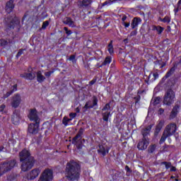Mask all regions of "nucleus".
<instances>
[{
	"label": "nucleus",
	"mask_w": 181,
	"mask_h": 181,
	"mask_svg": "<svg viewBox=\"0 0 181 181\" xmlns=\"http://www.w3.org/2000/svg\"><path fill=\"white\" fill-rule=\"evenodd\" d=\"M0 43H1V46H4V45H6L8 43V42H6L5 40H1Z\"/></svg>",
	"instance_id": "45"
},
{
	"label": "nucleus",
	"mask_w": 181,
	"mask_h": 181,
	"mask_svg": "<svg viewBox=\"0 0 181 181\" xmlns=\"http://www.w3.org/2000/svg\"><path fill=\"white\" fill-rule=\"evenodd\" d=\"M21 77H23V78H26V80H33L36 76H35L34 74L29 73V74H21Z\"/></svg>",
	"instance_id": "23"
},
{
	"label": "nucleus",
	"mask_w": 181,
	"mask_h": 181,
	"mask_svg": "<svg viewBox=\"0 0 181 181\" xmlns=\"http://www.w3.org/2000/svg\"><path fill=\"white\" fill-rule=\"evenodd\" d=\"M111 63V57H107L103 62V66H107V64H110Z\"/></svg>",
	"instance_id": "34"
},
{
	"label": "nucleus",
	"mask_w": 181,
	"mask_h": 181,
	"mask_svg": "<svg viewBox=\"0 0 181 181\" xmlns=\"http://www.w3.org/2000/svg\"><path fill=\"white\" fill-rule=\"evenodd\" d=\"M179 9H180V8H179V7L177 6V8H175V9L174 10L175 13H177L179 12Z\"/></svg>",
	"instance_id": "53"
},
{
	"label": "nucleus",
	"mask_w": 181,
	"mask_h": 181,
	"mask_svg": "<svg viewBox=\"0 0 181 181\" xmlns=\"http://www.w3.org/2000/svg\"><path fill=\"white\" fill-rule=\"evenodd\" d=\"M163 125H165V122L160 121L156 127L155 135H158L159 132H160V129L163 128Z\"/></svg>",
	"instance_id": "21"
},
{
	"label": "nucleus",
	"mask_w": 181,
	"mask_h": 181,
	"mask_svg": "<svg viewBox=\"0 0 181 181\" xmlns=\"http://www.w3.org/2000/svg\"><path fill=\"white\" fill-rule=\"evenodd\" d=\"M155 149H156V145L153 144L150 146L148 148V153H153V152H155Z\"/></svg>",
	"instance_id": "31"
},
{
	"label": "nucleus",
	"mask_w": 181,
	"mask_h": 181,
	"mask_svg": "<svg viewBox=\"0 0 181 181\" xmlns=\"http://www.w3.org/2000/svg\"><path fill=\"white\" fill-rule=\"evenodd\" d=\"M105 4H107V1H106V2H105Z\"/></svg>",
	"instance_id": "60"
},
{
	"label": "nucleus",
	"mask_w": 181,
	"mask_h": 181,
	"mask_svg": "<svg viewBox=\"0 0 181 181\" xmlns=\"http://www.w3.org/2000/svg\"><path fill=\"white\" fill-rule=\"evenodd\" d=\"M96 81H97V79H93L89 82L90 86H93V84H95Z\"/></svg>",
	"instance_id": "47"
},
{
	"label": "nucleus",
	"mask_w": 181,
	"mask_h": 181,
	"mask_svg": "<svg viewBox=\"0 0 181 181\" xmlns=\"http://www.w3.org/2000/svg\"><path fill=\"white\" fill-rule=\"evenodd\" d=\"M131 36H135V35H136V31H133L131 33Z\"/></svg>",
	"instance_id": "54"
},
{
	"label": "nucleus",
	"mask_w": 181,
	"mask_h": 181,
	"mask_svg": "<svg viewBox=\"0 0 181 181\" xmlns=\"http://www.w3.org/2000/svg\"><path fill=\"white\" fill-rule=\"evenodd\" d=\"M170 170H171V172H175L176 168L172 167V168H170Z\"/></svg>",
	"instance_id": "55"
},
{
	"label": "nucleus",
	"mask_w": 181,
	"mask_h": 181,
	"mask_svg": "<svg viewBox=\"0 0 181 181\" xmlns=\"http://www.w3.org/2000/svg\"><path fill=\"white\" fill-rule=\"evenodd\" d=\"M122 25H124V28H129V25L130 23H122Z\"/></svg>",
	"instance_id": "48"
},
{
	"label": "nucleus",
	"mask_w": 181,
	"mask_h": 181,
	"mask_svg": "<svg viewBox=\"0 0 181 181\" xmlns=\"http://www.w3.org/2000/svg\"><path fill=\"white\" fill-rule=\"evenodd\" d=\"M76 112H80V110H78V107L76 108Z\"/></svg>",
	"instance_id": "57"
},
{
	"label": "nucleus",
	"mask_w": 181,
	"mask_h": 181,
	"mask_svg": "<svg viewBox=\"0 0 181 181\" xmlns=\"http://www.w3.org/2000/svg\"><path fill=\"white\" fill-rule=\"evenodd\" d=\"M18 90V86L14 85L11 87V90L7 92L6 94H5L3 97L4 98H8L13 93H15Z\"/></svg>",
	"instance_id": "22"
},
{
	"label": "nucleus",
	"mask_w": 181,
	"mask_h": 181,
	"mask_svg": "<svg viewBox=\"0 0 181 181\" xmlns=\"http://www.w3.org/2000/svg\"><path fill=\"white\" fill-rule=\"evenodd\" d=\"M15 166H16V160H13L8 163L0 164V176H2L4 173L11 170V169L15 168Z\"/></svg>",
	"instance_id": "3"
},
{
	"label": "nucleus",
	"mask_w": 181,
	"mask_h": 181,
	"mask_svg": "<svg viewBox=\"0 0 181 181\" xmlns=\"http://www.w3.org/2000/svg\"><path fill=\"white\" fill-rule=\"evenodd\" d=\"M103 120H105L106 122L108 121V118L111 117V112H103L102 113Z\"/></svg>",
	"instance_id": "25"
},
{
	"label": "nucleus",
	"mask_w": 181,
	"mask_h": 181,
	"mask_svg": "<svg viewBox=\"0 0 181 181\" xmlns=\"http://www.w3.org/2000/svg\"><path fill=\"white\" fill-rule=\"evenodd\" d=\"M154 29H156V30H157L158 35H160L162 33V32H163V30H164V28L160 26H156L154 28Z\"/></svg>",
	"instance_id": "35"
},
{
	"label": "nucleus",
	"mask_w": 181,
	"mask_h": 181,
	"mask_svg": "<svg viewBox=\"0 0 181 181\" xmlns=\"http://www.w3.org/2000/svg\"><path fill=\"white\" fill-rule=\"evenodd\" d=\"M69 117H70L71 119H73V118H76V117H77V113H76V112H71L69 114Z\"/></svg>",
	"instance_id": "42"
},
{
	"label": "nucleus",
	"mask_w": 181,
	"mask_h": 181,
	"mask_svg": "<svg viewBox=\"0 0 181 181\" xmlns=\"http://www.w3.org/2000/svg\"><path fill=\"white\" fill-rule=\"evenodd\" d=\"M81 132H83V129H81L79 131V134H78L75 137L73 138L72 144H74V145L77 144V139H78V138H81Z\"/></svg>",
	"instance_id": "26"
},
{
	"label": "nucleus",
	"mask_w": 181,
	"mask_h": 181,
	"mask_svg": "<svg viewBox=\"0 0 181 181\" xmlns=\"http://www.w3.org/2000/svg\"><path fill=\"white\" fill-rule=\"evenodd\" d=\"M65 173L69 180H77L80 177V165L74 160H71L66 164Z\"/></svg>",
	"instance_id": "1"
},
{
	"label": "nucleus",
	"mask_w": 181,
	"mask_h": 181,
	"mask_svg": "<svg viewBox=\"0 0 181 181\" xmlns=\"http://www.w3.org/2000/svg\"><path fill=\"white\" fill-rule=\"evenodd\" d=\"M180 107L178 105H176L173 107L170 115V119H173V118H175V117L177 115V112H179Z\"/></svg>",
	"instance_id": "20"
},
{
	"label": "nucleus",
	"mask_w": 181,
	"mask_h": 181,
	"mask_svg": "<svg viewBox=\"0 0 181 181\" xmlns=\"http://www.w3.org/2000/svg\"><path fill=\"white\" fill-rule=\"evenodd\" d=\"M158 78H159V74L158 72H151L148 76V80H151L152 81H155Z\"/></svg>",
	"instance_id": "24"
},
{
	"label": "nucleus",
	"mask_w": 181,
	"mask_h": 181,
	"mask_svg": "<svg viewBox=\"0 0 181 181\" xmlns=\"http://www.w3.org/2000/svg\"><path fill=\"white\" fill-rule=\"evenodd\" d=\"M11 23L12 25H13V26H15V25H19V23H21V21H19V18L15 17Z\"/></svg>",
	"instance_id": "36"
},
{
	"label": "nucleus",
	"mask_w": 181,
	"mask_h": 181,
	"mask_svg": "<svg viewBox=\"0 0 181 181\" xmlns=\"http://www.w3.org/2000/svg\"><path fill=\"white\" fill-rule=\"evenodd\" d=\"M162 22L164 23H170V17L169 16H165Z\"/></svg>",
	"instance_id": "37"
},
{
	"label": "nucleus",
	"mask_w": 181,
	"mask_h": 181,
	"mask_svg": "<svg viewBox=\"0 0 181 181\" xmlns=\"http://www.w3.org/2000/svg\"><path fill=\"white\" fill-rule=\"evenodd\" d=\"M5 105H0V112H4V110H5Z\"/></svg>",
	"instance_id": "46"
},
{
	"label": "nucleus",
	"mask_w": 181,
	"mask_h": 181,
	"mask_svg": "<svg viewBox=\"0 0 181 181\" xmlns=\"http://www.w3.org/2000/svg\"><path fill=\"white\" fill-rule=\"evenodd\" d=\"M69 60L73 63L76 62V55H71Z\"/></svg>",
	"instance_id": "41"
},
{
	"label": "nucleus",
	"mask_w": 181,
	"mask_h": 181,
	"mask_svg": "<svg viewBox=\"0 0 181 181\" xmlns=\"http://www.w3.org/2000/svg\"><path fill=\"white\" fill-rule=\"evenodd\" d=\"M110 110H111V106H110V103H107L105 107L103 108V112H109Z\"/></svg>",
	"instance_id": "30"
},
{
	"label": "nucleus",
	"mask_w": 181,
	"mask_h": 181,
	"mask_svg": "<svg viewBox=\"0 0 181 181\" xmlns=\"http://www.w3.org/2000/svg\"><path fill=\"white\" fill-rule=\"evenodd\" d=\"M125 21H127V16H123L122 18V23H125Z\"/></svg>",
	"instance_id": "49"
},
{
	"label": "nucleus",
	"mask_w": 181,
	"mask_h": 181,
	"mask_svg": "<svg viewBox=\"0 0 181 181\" xmlns=\"http://www.w3.org/2000/svg\"><path fill=\"white\" fill-rule=\"evenodd\" d=\"M98 103V99L97 98H93V102L88 101L86 103L84 108L85 110H88V108H93L95 107Z\"/></svg>",
	"instance_id": "15"
},
{
	"label": "nucleus",
	"mask_w": 181,
	"mask_h": 181,
	"mask_svg": "<svg viewBox=\"0 0 181 181\" xmlns=\"http://www.w3.org/2000/svg\"><path fill=\"white\" fill-rule=\"evenodd\" d=\"M175 92L172 89H169L165 93L163 103L165 104V105H171V104L175 103Z\"/></svg>",
	"instance_id": "4"
},
{
	"label": "nucleus",
	"mask_w": 181,
	"mask_h": 181,
	"mask_svg": "<svg viewBox=\"0 0 181 181\" xmlns=\"http://www.w3.org/2000/svg\"><path fill=\"white\" fill-rule=\"evenodd\" d=\"M63 23H64V25H69L70 28H76V23L69 17L63 21Z\"/></svg>",
	"instance_id": "18"
},
{
	"label": "nucleus",
	"mask_w": 181,
	"mask_h": 181,
	"mask_svg": "<svg viewBox=\"0 0 181 181\" xmlns=\"http://www.w3.org/2000/svg\"><path fill=\"white\" fill-rule=\"evenodd\" d=\"M142 22L140 18L135 17L133 18L132 22V28L135 29V28H138V25Z\"/></svg>",
	"instance_id": "19"
},
{
	"label": "nucleus",
	"mask_w": 181,
	"mask_h": 181,
	"mask_svg": "<svg viewBox=\"0 0 181 181\" xmlns=\"http://www.w3.org/2000/svg\"><path fill=\"white\" fill-rule=\"evenodd\" d=\"M13 8H15V5L13 4V0H10L6 4V11L8 13H11L12 11H13Z\"/></svg>",
	"instance_id": "16"
},
{
	"label": "nucleus",
	"mask_w": 181,
	"mask_h": 181,
	"mask_svg": "<svg viewBox=\"0 0 181 181\" xmlns=\"http://www.w3.org/2000/svg\"><path fill=\"white\" fill-rule=\"evenodd\" d=\"M41 170L40 168H35L32 170L27 175L28 180H34L39 175H40Z\"/></svg>",
	"instance_id": "10"
},
{
	"label": "nucleus",
	"mask_w": 181,
	"mask_h": 181,
	"mask_svg": "<svg viewBox=\"0 0 181 181\" xmlns=\"http://www.w3.org/2000/svg\"><path fill=\"white\" fill-rule=\"evenodd\" d=\"M98 153L105 156L108 152H110V148L107 146H104L103 144L99 145V148L98 149Z\"/></svg>",
	"instance_id": "13"
},
{
	"label": "nucleus",
	"mask_w": 181,
	"mask_h": 181,
	"mask_svg": "<svg viewBox=\"0 0 181 181\" xmlns=\"http://www.w3.org/2000/svg\"><path fill=\"white\" fill-rule=\"evenodd\" d=\"M49 26V21H46L43 22L42 29H46V27Z\"/></svg>",
	"instance_id": "40"
},
{
	"label": "nucleus",
	"mask_w": 181,
	"mask_h": 181,
	"mask_svg": "<svg viewBox=\"0 0 181 181\" xmlns=\"http://www.w3.org/2000/svg\"><path fill=\"white\" fill-rule=\"evenodd\" d=\"M64 30H65V32H66V35H67L68 36H70V35H71V33H73L71 32V30H69V28H68L67 27H64Z\"/></svg>",
	"instance_id": "38"
},
{
	"label": "nucleus",
	"mask_w": 181,
	"mask_h": 181,
	"mask_svg": "<svg viewBox=\"0 0 181 181\" xmlns=\"http://www.w3.org/2000/svg\"><path fill=\"white\" fill-rule=\"evenodd\" d=\"M28 117L30 121L37 124H40V117H39V115H37V110L36 109H30Z\"/></svg>",
	"instance_id": "7"
},
{
	"label": "nucleus",
	"mask_w": 181,
	"mask_h": 181,
	"mask_svg": "<svg viewBox=\"0 0 181 181\" xmlns=\"http://www.w3.org/2000/svg\"><path fill=\"white\" fill-rule=\"evenodd\" d=\"M23 54V49H20L17 53L16 57H21Z\"/></svg>",
	"instance_id": "44"
},
{
	"label": "nucleus",
	"mask_w": 181,
	"mask_h": 181,
	"mask_svg": "<svg viewBox=\"0 0 181 181\" xmlns=\"http://www.w3.org/2000/svg\"><path fill=\"white\" fill-rule=\"evenodd\" d=\"M11 121L14 125H18L21 121V115L19 112L15 111L12 115Z\"/></svg>",
	"instance_id": "14"
},
{
	"label": "nucleus",
	"mask_w": 181,
	"mask_h": 181,
	"mask_svg": "<svg viewBox=\"0 0 181 181\" xmlns=\"http://www.w3.org/2000/svg\"><path fill=\"white\" fill-rule=\"evenodd\" d=\"M22 99L21 98V95L16 94L13 97V100L11 103V107L13 108H18L21 104Z\"/></svg>",
	"instance_id": "12"
},
{
	"label": "nucleus",
	"mask_w": 181,
	"mask_h": 181,
	"mask_svg": "<svg viewBox=\"0 0 181 181\" xmlns=\"http://www.w3.org/2000/svg\"><path fill=\"white\" fill-rule=\"evenodd\" d=\"M125 170H126V172H131V169L129 168V167L128 165L125 166Z\"/></svg>",
	"instance_id": "50"
},
{
	"label": "nucleus",
	"mask_w": 181,
	"mask_h": 181,
	"mask_svg": "<svg viewBox=\"0 0 181 181\" xmlns=\"http://www.w3.org/2000/svg\"><path fill=\"white\" fill-rule=\"evenodd\" d=\"M165 112V110L163 109H159L158 114H163Z\"/></svg>",
	"instance_id": "52"
},
{
	"label": "nucleus",
	"mask_w": 181,
	"mask_h": 181,
	"mask_svg": "<svg viewBox=\"0 0 181 181\" xmlns=\"http://www.w3.org/2000/svg\"><path fill=\"white\" fill-rule=\"evenodd\" d=\"M80 6H88V5H91V1L90 0H83L79 2Z\"/></svg>",
	"instance_id": "27"
},
{
	"label": "nucleus",
	"mask_w": 181,
	"mask_h": 181,
	"mask_svg": "<svg viewBox=\"0 0 181 181\" xmlns=\"http://www.w3.org/2000/svg\"><path fill=\"white\" fill-rule=\"evenodd\" d=\"M20 162H23V160H29V158H33V156H30V153L29 151L24 149L23 150L20 154Z\"/></svg>",
	"instance_id": "11"
},
{
	"label": "nucleus",
	"mask_w": 181,
	"mask_h": 181,
	"mask_svg": "<svg viewBox=\"0 0 181 181\" xmlns=\"http://www.w3.org/2000/svg\"><path fill=\"white\" fill-rule=\"evenodd\" d=\"M148 145H149V140H148L145 136L143 137L141 140L139 141L137 144V148L139 151H145L146 148H148Z\"/></svg>",
	"instance_id": "9"
},
{
	"label": "nucleus",
	"mask_w": 181,
	"mask_h": 181,
	"mask_svg": "<svg viewBox=\"0 0 181 181\" xmlns=\"http://www.w3.org/2000/svg\"><path fill=\"white\" fill-rule=\"evenodd\" d=\"M37 81L38 83H43L46 80V76H43L42 71H37L36 72Z\"/></svg>",
	"instance_id": "17"
},
{
	"label": "nucleus",
	"mask_w": 181,
	"mask_h": 181,
	"mask_svg": "<svg viewBox=\"0 0 181 181\" xmlns=\"http://www.w3.org/2000/svg\"><path fill=\"white\" fill-rule=\"evenodd\" d=\"M54 73V71H47V72H45V77H50V76H52V74H53Z\"/></svg>",
	"instance_id": "39"
},
{
	"label": "nucleus",
	"mask_w": 181,
	"mask_h": 181,
	"mask_svg": "<svg viewBox=\"0 0 181 181\" xmlns=\"http://www.w3.org/2000/svg\"><path fill=\"white\" fill-rule=\"evenodd\" d=\"M177 129V126L175 123H170L167 125L164 129L161 139H160V144H163L166 141L167 138L172 136Z\"/></svg>",
	"instance_id": "2"
},
{
	"label": "nucleus",
	"mask_w": 181,
	"mask_h": 181,
	"mask_svg": "<svg viewBox=\"0 0 181 181\" xmlns=\"http://www.w3.org/2000/svg\"><path fill=\"white\" fill-rule=\"evenodd\" d=\"M124 43H127V42H128V40H127V39H125V40H124Z\"/></svg>",
	"instance_id": "58"
},
{
	"label": "nucleus",
	"mask_w": 181,
	"mask_h": 181,
	"mask_svg": "<svg viewBox=\"0 0 181 181\" xmlns=\"http://www.w3.org/2000/svg\"><path fill=\"white\" fill-rule=\"evenodd\" d=\"M4 151V146H0V152Z\"/></svg>",
	"instance_id": "56"
},
{
	"label": "nucleus",
	"mask_w": 181,
	"mask_h": 181,
	"mask_svg": "<svg viewBox=\"0 0 181 181\" xmlns=\"http://www.w3.org/2000/svg\"><path fill=\"white\" fill-rule=\"evenodd\" d=\"M53 170L47 168L40 175L38 181H52Z\"/></svg>",
	"instance_id": "5"
},
{
	"label": "nucleus",
	"mask_w": 181,
	"mask_h": 181,
	"mask_svg": "<svg viewBox=\"0 0 181 181\" xmlns=\"http://www.w3.org/2000/svg\"><path fill=\"white\" fill-rule=\"evenodd\" d=\"M107 50L110 54H114V47L112 46V41H110V43L108 45Z\"/></svg>",
	"instance_id": "28"
},
{
	"label": "nucleus",
	"mask_w": 181,
	"mask_h": 181,
	"mask_svg": "<svg viewBox=\"0 0 181 181\" xmlns=\"http://www.w3.org/2000/svg\"><path fill=\"white\" fill-rule=\"evenodd\" d=\"M175 73V67H173L170 69V70L166 74L165 78H168V77H170V76H172Z\"/></svg>",
	"instance_id": "33"
},
{
	"label": "nucleus",
	"mask_w": 181,
	"mask_h": 181,
	"mask_svg": "<svg viewBox=\"0 0 181 181\" xmlns=\"http://www.w3.org/2000/svg\"><path fill=\"white\" fill-rule=\"evenodd\" d=\"M177 6L178 7V8H180V9H181V0H179Z\"/></svg>",
	"instance_id": "51"
},
{
	"label": "nucleus",
	"mask_w": 181,
	"mask_h": 181,
	"mask_svg": "<svg viewBox=\"0 0 181 181\" xmlns=\"http://www.w3.org/2000/svg\"><path fill=\"white\" fill-rule=\"evenodd\" d=\"M151 129H152V127L151 126H148V127L145 128L142 132V134L144 135V136H145L146 134H148Z\"/></svg>",
	"instance_id": "32"
},
{
	"label": "nucleus",
	"mask_w": 181,
	"mask_h": 181,
	"mask_svg": "<svg viewBox=\"0 0 181 181\" xmlns=\"http://www.w3.org/2000/svg\"><path fill=\"white\" fill-rule=\"evenodd\" d=\"M39 124L40 123H31L28 125V133L32 135H36L39 132Z\"/></svg>",
	"instance_id": "8"
},
{
	"label": "nucleus",
	"mask_w": 181,
	"mask_h": 181,
	"mask_svg": "<svg viewBox=\"0 0 181 181\" xmlns=\"http://www.w3.org/2000/svg\"><path fill=\"white\" fill-rule=\"evenodd\" d=\"M13 28V26H12V25H10V28Z\"/></svg>",
	"instance_id": "59"
},
{
	"label": "nucleus",
	"mask_w": 181,
	"mask_h": 181,
	"mask_svg": "<svg viewBox=\"0 0 181 181\" xmlns=\"http://www.w3.org/2000/svg\"><path fill=\"white\" fill-rule=\"evenodd\" d=\"M70 121H71V119H69V117H64L63 119H62V124L64 125H65V127H67V125H69V123L70 122Z\"/></svg>",
	"instance_id": "29"
},
{
	"label": "nucleus",
	"mask_w": 181,
	"mask_h": 181,
	"mask_svg": "<svg viewBox=\"0 0 181 181\" xmlns=\"http://www.w3.org/2000/svg\"><path fill=\"white\" fill-rule=\"evenodd\" d=\"M21 164V170L23 172H28V170H30L33 168V165H35V158L33 157H30L27 160H23Z\"/></svg>",
	"instance_id": "6"
},
{
	"label": "nucleus",
	"mask_w": 181,
	"mask_h": 181,
	"mask_svg": "<svg viewBox=\"0 0 181 181\" xmlns=\"http://www.w3.org/2000/svg\"><path fill=\"white\" fill-rule=\"evenodd\" d=\"M163 165H165V168H166L167 169H169V168H170V166H172V163H168V162H163Z\"/></svg>",
	"instance_id": "43"
}]
</instances>
